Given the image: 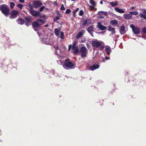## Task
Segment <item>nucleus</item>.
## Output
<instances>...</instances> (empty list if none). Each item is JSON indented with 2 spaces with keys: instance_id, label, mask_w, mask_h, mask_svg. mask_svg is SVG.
<instances>
[{
  "instance_id": "f257e3e1",
  "label": "nucleus",
  "mask_w": 146,
  "mask_h": 146,
  "mask_svg": "<svg viewBox=\"0 0 146 146\" xmlns=\"http://www.w3.org/2000/svg\"><path fill=\"white\" fill-rule=\"evenodd\" d=\"M57 62L58 63H60V64L62 65L64 68L66 69H72L74 67V64L70 62V59L68 58L66 59L64 61L57 60Z\"/></svg>"
},
{
  "instance_id": "f03ea898",
  "label": "nucleus",
  "mask_w": 146,
  "mask_h": 146,
  "mask_svg": "<svg viewBox=\"0 0 146 146\" xmlns=\"http://www.w3.org/2000/svg\"><path fill=\"white\" fill-rule=\"evenodd\" d=\"M44 23V21L42 20H37L33 23L32 26L35 31H37L39 26L43 25Z\"/></svg>"
},
{
  "instance_id": "7ed1b4c3",
  "label": "nucleus",
  "mask_w": 146,
  "mask_h": 146,
  "mask_svg": "<svg viewBox=\"0 0 146 146\" xmlns=\"http://www.w3.org/2000/svg\"><path fill=\"white\" fill-rule=\"evenodd\" d=\"M108 30L109 31H111V33L110 35V36L112 37L114 40L116 42V40L119 37V36L115 34V28L110 26L108 27Z\"/></svg>"
},
{
  "instance_id": "20e7f679",
  "label": "nucleus",
  "mask_w": 146,
  "mask_h": 146,
  "mask_svg": "<svg viewBox=\"0 0 146 146\" xmlns=\"http://www.w3.org/2000/svg\"><path fill=\"white\" fill-rule=\"evenodd\" d=\"M104 43L101 41L96 39L92 41V44L93 49L100 47L104 44Z\"/></svg>"
},
{
  "instance_id": "39448f33",
  "label": "nucleus",
  "mask_w": 146,
  "mask_h": 146,
  "mask_svg": "<svg viewBox=\"0 0 146 146\" xmlns=\"http://www.w3.org/2000/svg\"><path fill=\"white\" fill-rule=\"evenodd\" d=\"M0 9L2 12L5 16L7 15L9 13V9L7 6L5 4L0 6Z\"/></svg>"
},
{
  "instance_id": "423d86ee",
  "label": "nucleus",
  "mask_w": 146,
  "mask_h": 146,
  "mask_svg": "<svg viewBox=\"0 0 146 146\" xmlns=\"http://www.w3.org/2000/svg\"><path fill=\"white\" fill-rule=\"evenodd\" d=\"M30 13L33 16L36 17L40 16V13L39 11L30 9L29 10Z\"/></svg>"
},
{
  "instance_id": "0eeeda50",
  "label": "nucleus",
  "mask_w": 146,
  "mask_h": 146,
  "mask_svg": "<svg viewBox=\"0 0 146 146\" xmlns=\"http://www.w3.org/2000/svg\"><path fill=\"white\" fill-rule=\"evenodd\" d=\"M80 51L82 53L81 56L82 58H84L86 56L88 50L85 47H81L80 48Z\"/></svg>"
},
{
  "instance_id": "6e6552de",
  "label": "nucleus",
  "mask_w": 146,
  "mask_h": 146,
  "mask_svg": "<svg viewBox=\"0 0 146 146\" xmlns=\"http://www.w3.org/2000/svg\"><path fill=\"white\" fill-rule=\"evenodd\" d=\"M130 27L132 29L133 31L135 34H139L140 33L139 29L135 27L133 25H131Z\"/></svg>"
},
{
  "instance_id": "1a4fd4ad",
  "label": "nucleus",
  "mask_w": 146,
  "mask_h": 146,
  "mask_svg": "<svg viewBox=\"0 0 146 146\" xmlns=\"http://www.w3.org/2000/svg\"><path fill=\"white\" fill-rule=\"evenodd\" d=\"M42 5V2L39 1H35L33 2V6L36 9Z\"/></svg>"
},
{
  "instance_id": "9d476101",
  "label": "nucleus",
  "mask_w": 146,
  "mask_h": 146,
  "mask_svg": "<svg viewBox=\"0 0 146 146\" xmlns=\"http://www.w3.org/2000/svg\"><path fill=\"white\" fill-rule=\"evenodd\" d=\"M18 13L19 12L18 11L15 10L11 12V16L10 17V18L11 19H13L15 18L18 14Z\"/></svg>"
},
{
  "instance_id": "9b49d317",
  "label": "nucleus",
  "mask_w": 146,
  "mask_h": 146,
  "mask_svg": "<svg viewBox=\"0 0 146 146\" xmlns=\"http://www.w3.org/2000/svg\"><path fill=\"white\" fill-rule=\"evenodd\" d=\"M92 22L91 20L90 19H88L84 21L82 24L81 26V28H83L86 25L90 24Z\"/></svg>"
},
{
  "instance_id": "f8f14e48",
  "label": "nucleus",
  "mask_w": 146,
  "mask_h": 146,
  "mask_svg": "<svg viewBox=\"0 0 146 146\" xmlns=\"http://www.w3.org/2000/svg\"><path fill=\"white\" fill-rule=\"evenodd\" d=\"M97 27L101 30H104L106 29V27L102 25L101 23L98 22L97 23Z\"/></svg>"
},
{
  "instance_id": "ddd939ff",
  "label": "nucleus",
  "mask_w": 146,
  "mask_h": 146,
  "mask_svg": "<svg viewBox=\"0 0 146 146\" xmlns=\"http://www.w3.org/2000/svg\"><path fill=\"white\" fill-rule=\"evenodd\" d=\"M114 9L116 11L120 13H123L125 12L123 9H120L118 7L115 8Z\"/></svg>"
},
{
  "instance_id": "4468645a",
  "label": "nucleus",
  "mask_w": 146,
  "mask_h": 146,
  "mask_svg": "<svg viewBox=\"0 0 146 146\" xmlns=\"http://www.w3.org/2000/svg\"><path fill=\"white\" fill-rule=\"evenodd\" d=\"M120 32L121 34H124L125 33V27L123 26H121L120 28Z\"/></svg>"
},
{
  "instance_id": "2eb2a0df",
  "label": "nucleus",
  "mask_w": 146,
  "mask_h": 146,
  "mask_svg": "<svg viewBox=\"0 0 146 146\" xmlns=\"http://www.w3.org/2000/svg\"><path fill=\"white\" fill-rule=\"evenodd\" d=\"M100 66L98 65H94L90 68V70L93 71L98 68Z\"/></svg>"
},
{
  "instance_id": "dca6fc26",
  "label": "nucleus",
  "mask_w": 146,
  "mask_h": 146,
  "mask_svg": "<svg viewBox=\"0 0 146 146\" xmlns=\"http://www.w3.org/2000/svg\"><path fill=\"white\" fill-rule=\"evenodd\" d=\"M85 32V31L84 30L81 31L77 35L76 38H80L84 33Z\"/></svg>"
},
{
  "instance_id": "f3484780",
  "label": "nucleus",
  "mask_w": 146,
  "mask_h": 146,
  "mask_svg": "<svg viewBox=\"0 0 146 146\" xmlns=\"http://www.w3.org/2000/svg\"><path fill=\"white\" fill-rule=\"evenodd\" d=\"M94 26L91 25L88 27L87 29V31L89 33L92 32L94 31Z\"/></svg>"
},
{
  "instance_id": "a211bd4d",
  "label": "nucleus",
  "mask_w": 146,
  "mask_h": 146,
  "mask_svg": "<svg viewBox=\"0 0 146 146\" xmlns=\"http://www.w3.org/2000/svg\"><path fill=\"white\" fill-rule=\"evenodd\" d=\"M97 14L100 15H104L105 16H107L108 15L107 13L105 11H100Z\"/></svg>"
},
{
  "instance_id": "6ab92c4d",
  "label": "nucleus",
  "mask_w": 146,
  "mask_h": 146,
  "mask_svg": "<svg viewBox=\"0 0 146 146\" xmlns=\"http://www.w3.org/2000/svg\"><path fill=\"white\" fill-rule=\"evenodd\" d=\"M105 51L108 54H110L111 51L110 47H106L105 49Z\"/></svg>"
},
{
  "instance_id": "aec40b11",
  "label": "nucleus",
  "mask_w": 146,
  "mask_h": 146,
  "mask_svg": "<svg viewBox=\"0 0 146 146\" xmlns=\"http://www.w3.org/2000/svg\"><path fill=\"white\" fill-rule=\"evenodd\" d=\"M124 15H125L124 17L125 19H130L132 17V15L131 14H127V15L125 14Z\"/></svg>"
},
{
  "instance_id": "412c9836",
  "label": "nucleus",
  "mask_w": 146,
  "mask_h": 146,
  "mask_svg": "<svg viewBox=\"0 0 146 146\" xmlns=\"http://www.w3.org/2000/svg\"><path fill=\"white\" fill-rule=\"evenodd\" d=\"M17 21L19 24L21 25H23L24 24L25 22L24 20L21 19L18 20Z\"/></svg>"
},
{
  "instance_id": "4be33fe9",
  "label": "nucleus",
  "mask_w": 146,
  "mask_h": 146,
  "mask_svg": "<svg viewBox=\"0 0 146 146\" xmlns=\"http://www.w3.org/2000/svg\"><path fill=\"white\" fill-rule=\"evenodd\" d=\"M48 40V38H42V42L43 43L48 44H49L48 42H47V40Z\"/></svg>"
},
{
  "instance_id": "5701e85b",
  "label": "nucleus",
  "mask_w": 146,
  "mask_h": 146,
  "mask_svg": "<svg viewBox=\"0 0 146 146\" xmlns=\"http://www.w3.org/2000/svg\"><path fill=\"white\" fill-rule=\"evenodd\" d=\"M110 23L112 25H116L118 24V21L115 20H113L111 21Z\"/></svg>"
},
{
  "instance_id": "b1692460",
  "label": "nucleus",
  "mask_w": 146,
  "mask_h": 146,
  "mask_svg": "<svg viewBox=\"0 0 146 146\" xmlns=\"http://www.w3.org/2000/svg\"><path fill=\"white\" fill-rule=\"evenodd\" d=\"M60 30L56 28L54 29V33L56 36L59 35Z\"/></svg>"
},
{
  "instance_id": "393cba45",
  "label": "nucleus",
  "mask_w": 146,
  "mask_h": 146,
  "mask_svg": "<svg viewBox=\"0 0 146 146\" xmlns=\"http://www.w3.org/2000/svg\"><path fill=\"white\" fill-rule=\"evenodd\" d=\"M110 4L112 5L113 6H117L118 5V2L117 1H115V2H110Z\"/></svg>"
},
{
  "instance_id": "a878e982",
  "label": "nucleus",
  "mask_w": 146,
  "mask_h": 146,
  "mask_svg": "<svg viewBox=\"0 0 146 146\" xmlns=\"http://www.w3.org/2000/svg\"><path fill=\"white\" fill-rule=\"evenodd\" d=\"M73 49H74L73 53L74 54H76L78 53L79 50L77 47H76L75 48Z\"/></svg>"
},
{
  "instance_id": "bb28decb",
  "label": "nucleus",
  "mask_w": 146,
  "mask_h": 146,
  "mask_svg": "<svg viewBox=\"0 0 146 146\" xmlns=\"http://www.w3.org/2000/svg\"><path fill=\"white\" fill-rule=\"evenodd\" d=\"M89 2L90 4L92 5H96V3L94 0H89Z\"/></svg>"
},
{
  "instance_id": "cd10ccee",
  "label": "nucleus",
  "mask_w": 146,
  "mask_h": 146,
  "mask_svg": "<svg viewBox=\"0 0 146 146\" xmlns=\"http://www.w3.org/2000/svg\"><path fill=\"white\" fill-rule=\"evenodd\" d=\"M60 33L61 34V36H60V38L61 39H63L64 38V33L62 31Z\"/></svg>"
},
{
  "instance_id": "c85d7f7f",
  "label": "nucleus",
  "mask_w": 146,
  "mask_h": 146,
  "mask_svg": "<svg viewBox=\"0 0 146 146\" xmlns=\"http://www.w3.org/2000/svg\"><path fill=\"white\" fill-rule=\"evenodd\" d=\"M17 7L19 8L21 10H22L23 9V5L20 3H18L17 5Z\"/></svg>"
},
{
  "instance_id": "c756f323",
  "label": "nucleus",
  "mask_w": 146,
  "mask_h": 146,
  "mask_svg": "<svg viewBox=\"0 0 146 146\" xmlns=\"http://www.w3.org/2000/svg\"><path fill=\"white\" fill-rule=\"evenodd\" d=\"M129 13L131 14V15H136L138 14V12L137 11H134L131 12H129Z\"/></svg>"
},
{
  "instance_id": "7c9ffc66",
  "label": "nucleus",
  "mask_w": 146,
  "mask_h": 146,
  "mask_svg": "<svg viewBox=\"0 0 146 146\" xmlns=\"http://www.w3.org/2000/svg\"><path fill=\"white\" fill-rule=\"evenodd\" d=\"M15 5V4L13 2H11L10 3V7L11 8L13 9Z\"/></svg>"
},
{
  "instance_id": "2f4dec72",
  "label": "nucleus",
  "mask_w": 146,
  "mask_h": 146,
  "mask_svg": "<svg viewBox=\"0 0 146 146\" xmlns=\"http://www.w3.org/2000/svg\"><path fill=\"white\" fill-rule=\"evenodd\" d=\"M60 18L58 16H57L56 17L53 19V21L54 22H58L57 21L58 20H60Z\"/></svg>"
},
{
  "instance_id": "473e14b6",
  "label": "nucleus",
  "mask_w": 146,
  "mask_h": 146,
  "mask_svg": "<svg viewBox=\"0 0 146 146\" xmlns=\"http://www.w3.org/2000/svg\"><path fill=\"white\" fill-rule=\"evenodd\" d=\"M71 12V10L70 9H67L66 10V12H65V13L66 14H70Z\"/></svg>"
},
{
  "instance_id": "72a5a7b5",
  "label": "nucleus",
  "mask_w": 146,
  "mask_h": 146,
  "mask_svg": "<svg viewBox=\"0 0 146 146\" xmlns=\"http://www.w3.org/2000/svg\"><path fill=\"white\" fill-rule=\"evenodd\" d=\"M96 5H91L90 6V8L92 10H93L94 9H95L96 10H97V9L96 8H95V7Z\"/></svg>"
},
{
  "instance_id": "f704fd0d",
  "label": "nucleus",
  "mask_w": 146,
  "mask_h": 146,
  "mask_svg": "<svg viewBox=\"0 0 146 146\" xmlns=\"http://www.w3.org/2000/svg\"><path fill=\"white\" fill-rule=\"evenodd\" d=\"M84 14V12L82 10H80L79 14V15L80 16H82Z\"/></svg>"
},
{
  "instance_id": "c9c22d12",
  "label": "nucleus",
  "mask_w": 146,
  "mask_h": 146,
  "mask_svg": "<svg viewBox=\"0 0 146 146\" xmlns=\"http://www.w3.org/2000/svg\"><path fill=\"white\" fill-rule=\"evenodd\" d=\"M30 19L29 18H26L25 19V23H30Z\"/></svg>"
},
{
  "instance_id": "e433bc0d",
  "label": "nucleus",
  "mask_w": 146,
  "mask_h": 146,
  "mask_svg": "<svg viewBox=\"0 0 146 146\" xmlns=\"http://www.w3.org/2000/svg\"><path fill=\"white\" fill-rule=\"evenodd\" d=\"M54 48L56 50V52H57V50H59V51H60L59 49L58 48V46L55 45L54 46Z\"/></svg>"
},
{
  "instance_id": "4c0bfd02",
  "label": "nucleus",
  "mask_w": 146,
  "mask_h": 146,
  "mask_svg": "<svg viewBox=\"0 0 146 146\" xmlns=\"http://www.w3.org/2000/svg\"><path fill=\"white\" fill-rule=\"evenodd\" d=\"M45 7L44 6H42L39 9V12L42 11L45 8Z\"/></svg>"
},
{
  "instance_id": "58836bf2",
  "label": "nucleus",
  "mask_w": 146,
  "mask_h": 146,
  "mask_svg": "<svg viewBox=\"0 0 146 146\" xmlns=\"http://www.w3.org/2000/svg\"><path fill=\"white\" fill-rule=\"evenodd\" d=\"M65 9V8L63 5H62L61 6L60 9L61 10H64Z\"/></svg>"
},
{
  "instance_id": "ea45409f",
  "label": "nucleus",
  "mask_w": 146,
  "mask_h": 146,
  "mask_svg": "<svg viewBox=\"0 0 146 146\" xmlns=\"http://www.w3.org/2000/svg\"><path fill=\"white\" fill-rule=\"evenodd\" d=\"M57 16H58L60 18H61L62 17L61 14L60 13H59V11H58L57 12Z\"/></svg>"
},
{
  "instance_id": "a19ab883",
  "label": "nucleus",
  "mask_w": 146,
  "mask_h": 146,
  "mask_svg": "<svg viewBox=\"0 0 146 146\" xmlns=\"http://www.w3.org/2000/svg\"><path fill=\"white\" fill-rule=\"evenodd\" d=\"M76 45V42H74L73 43V45L72 46V49L75 48L76 47H75Z\"/></svg>"
},
{
  "instance_id": "79ce46f5",
  "label": "nucleus",
  "mask_w": 146,
  "mask_h": 146,
  "mask_svg": "<svg viewBox=\"0 0 146 146\" xmlns=\"http://www.w3.org/2000/svg\"><path fill=\"white\" fill-rule=\"evenodd\" d=\"M142 32L144 33H146V27H144L142 29Z\"/></svg>"
},
{
  "instance_id": "37998d69",
  "label": "nucleus",
  "mask_w": 146,
  "mask_h": 146,
  "mask_svg": "<svg viewBox=\"0 0 146 146\" xmlns=\"http://www.w3.org/2000/svg\"><path fill=\"white\" fill-rule=\"evenodd\" d=\"M145 15H144L142 13H141V14H139V15L140 16V17L141 18H143Z\"/></svg>"
},
{
  "instance_id": "c03bdc74",
  "label": "nucleus",
  "mask_w": 146,
  "mask_h": 146,
  "mask_svg": "<svg viewBox=\"0 0 146 146\" xmlns=\"http://www.w3.org/2000/svg\"><path fill=\"white\" fill-rule=\"evenodd\" d=\"M142 11L143 13L146 14V9H143L142 10Z\"/></svg>"
},
{
  "instance_id": "a18cd8bd",
  "label": "nucleus",
  "mask_w": 146,
  "mask_h": 146,
  "mask_svg": "<svg viewBox=\"0 0 146 146\" xmlns=\"http://www.w3.org/2000/svg\"><path fill=\"white\" fill-rule=\"evenodd\" d=\"M29 8H31V9H33V8L34 7L33 5H29Z\"/></svg>"
},
{
  "instance_id": "49530a36",
  "label": "nucleus",
  "mask_w": 146,
  "mask_h": 146,
  "mask_svg": "<svg viewBox=\"0 0 146 146\" xmlns=\"http://www.w3.org/2000/svg\"><path fill=\"white\" fill-rule=\"evenodd\" d=\"M72 45H71V44L69 46L68 48V50L69 51H70V50L71 48H72Z\"/></svg>"
},
{
  "instance_id": "de8ad7c7",
  "label": "nucleus",
  "mask_w": 146,
  "mask_h": 146,
  "mask_svg": "<svg viewBox=\"0 0 146 146\" xmlns=\"http://www.w3.org/2000/svg\"><path fill=\"white\" fill-rule=\"evenodd\" d=\"M76 12L74 11L73 12V16L74 17H75L76 16Z\"/></svg>"
},
{
  "instance_id": "09e8293b",
  "label": "nucleus",
  "mask_w": 146,
  "mask_h": 146,
  "mask_svg": "<svg viewBox=\"0 0 146 146\" xmlns=\"http://www.w3.org/2000/svg\"><path fill=\"white\" fill-rule=\"evenodd\" d=\"M25 0H19V1L21 3H23L24 2Z\"/></svg>"
},
{
  "instance_id": "8fccbe9b",
  "label": "nucleus",
  "mask_w": 146,
  "mask_h": 146,
  "mask_svg": "<svg viewBox=\"0 0 146 146\" xmlns=\"http://www.w3.org/2000/svg\"><path fill=\"white\" fill-rule=\"evenodd\" d=\"M135 8L134 7L132 6L131 7V8L130 9V10H133V9H135Z\"/></svg>"
},
{
  "instance_id": "3c124183",
  "label": "nucleus",
  "mask_w": 146,
  "mask_h": 146,
  "mask_svg": "<svg viewBox=\"0 0 146 146\" xmlns=\"http://www.w3.org/2000/svg\"><path fill=\"white\" fill-rule=\"evenodd\" d=\"M25 23V25L27 26H29L30 25V23Z\"/></svg>"
},
{
  "instance_id": "603ef678",
  "label": "nucleus",
  "mask_w": 146,
  "mask_h": 146,
  "mask_svg": "<svg viewBox=\"0 0 146 146\" xmlns=\"http://www.w3.org/2000/svg\"><path fill=\"white\" fill-rule=\"evenodd\" d=\"M86 45L87 46V47L88 48H89V47L90 46L89 45V43H87L86 44Z\"/></svg>"
},
{
  "instance_id": "864d4df0",
  "label": "nucleus",
  "mask_w": 146,
  "mask_h": 146,
  "mask_svg": "<svg viewBox=\"0 0 146 146\" xmlns=\"http://www.w3.org/2000/svg\"><path fill=\"white\" fill-rule=\"evenodd\" d=\"M104 18V17L103 16H101L100 17H99V18L100 19H103Z\"/></svg>"
},
{
  "instance_id": "5fc2aeb1",
  "label": "nucleus",
  "mask_w": 146,
  "mask_h": 146,
  "mask_svg": "<svg viewBox=\"0 0 146 146\" xmlns=\"http://www.w3.org/2000/svg\"><path fill=\"white\" fill-rule=\"evenodd\" d=\"M100 50H102L104 49V47L103 46H100Z\"/></svg>"
},
{
  "instance_id": "6e6d98bb",
  "label": "nucleus",
  "mask_w": 146,
  "mask_h": 146,
  "mask_svg": "<svg viewBox=\"0 0 146 146\" xmlns=\"http://www.w3.org/2000/svg\"><path fill=\"white\" fill-rule=\"evenodd\" d=\"M79 8H77L74 11L75 12H76L77 11H78L79 10Z\"/></svg>"
},
{
  "instance_id": "4d7b16f0",
  "label": "nucleus",
  "mask_w": 146,
  "mask_h": 146,
  "mask_svg": "<svg viewBox=\"0 0 146 146\" xmlns=\"http://www.w3.org/2000/svg\"><path fill=\"white\" fill-rule=\"evenodd\" d=\"M89 33L92 35V36L94 37V35L92 32Z\"/></svg>"
},
{
  "instance_id": "13d9d810",
  "label": "nucleus",
  "mask_w": 146,
  "mask_h": 146,
  "mask_svg": "<svg viewBox=\"0 0 146 146\" xmlns=\"http://www.w3.org/2000/svg\"><path fill=\"white\" fill-rule=\"evenodd\" d=\"M145 20H146V15H145L143 18Z\"/></svg>"
},
{
  "instance_id": "bf43d9fd",
  "label": "nucleus",
  "mask_w": 146,
  "mask_h": 146,
  "mask_svg": "<svg viewBox=\"0 0 146 146\" xmlns=\"http://www.w3.org/2000/svg\"><path fill=\"white\" fill-rule=\"evenodd\" d=\"M105 32H100V33H99L102 34L103 35H104Z\"/></svg>"
},
{
  "instance_id": "052dcab7",
  "label": "nucleus",
  "mask_w": 146,
  "mask_h": 146,
  "mask_svg": "<svg viewBox=\"0 0 146 146\" xmlns=\"http://www.w3.org/2000/svg\"><path fill=\"white\" fill-rule=\"evenodd\" d=\"M105 58H106L107 60H108V59H110V58L107 57V56L105 57Z\"/></svg>"
},
{
  "instance_id": "680f3d73",
  "label": "nucleus",
  "mask_w": 146,
  "mask_h": 146,
  "mask_svg": "<svg viewBox=\"0 0 146 146\" xmlns=\"http://www.w3.org/2000/svg\"><path fill=\"white\" fill-rule=\"evenodd\" d=\"M100 3L101 4H103V2L102 1H101L100 2Z\"/></svg>"
},
{
  "instance_id": "e2e57ef3",
  "label": "nucleus",
  "mask_w": 146,
  "mask_h": 146,
  "mask_svg": "<svg viewBox=\"0 0 146 146\" xmlns=\"http://www.w3.org/2000/svg\"><path fill=\"white\" fill-rule=\"evenodd\" d=\"M48 25H47L45 26V27H48Z\"/></svg>"
},
{
  "instance_id": "0e129e2a",
  "label": "nucleus",
  "mask_w": 146,
  "mask_h": 146,
  "mask_svg": "<svg viewBox=\"0 0 146 146\" xmlns=\"http://www.w3.org/2000/svg\"><path fill=\"white\" fill-rule=\"evenodd\" d=\"M55 4L56 5H57V3L56 2H55Z\"/></svg>"
},
{
  "instance_id": "69168bd1",
  "label": "nucleus",
  "mask_w": 146,
  "mask_h": 146,
  "mask_svg": "<svg viewBox=\"0 0 146 146\" xmlns=\"http://www.w3.org/2000/svg\"><path fill=\"white\" fill-rule=\"evenodd\" d=\"M75 0H71V1H75Z\"/></svg>"
},
{
  "instance_id": "338daca9",
  "label": "nucleus",
  "mask_w": 146,
  "mask_h": 146,
  "mask_svg": "<svg viewBox=\"0 0 146 146\" xmlns=\"http://www.w3.org/2000/svg\"><path fill=\"white\" fill-rule=\"evenodd\" d=\"M37 33H38V35L39 36L40 35V34L38 33V32H37Z\"/></svg>"
}]
</instances>
